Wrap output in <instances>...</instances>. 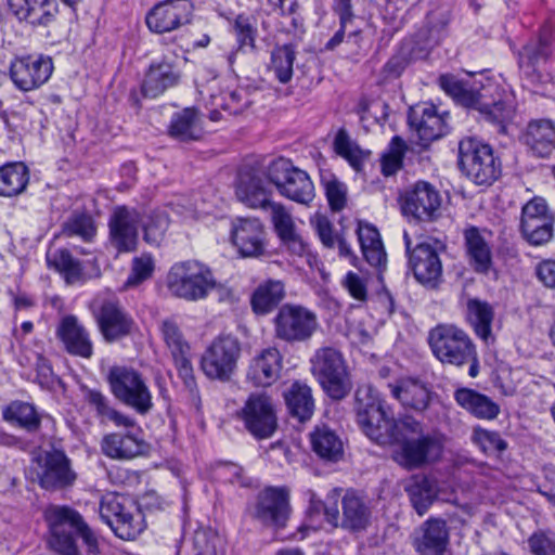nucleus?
Returning a JSON list of instances; mask_svg holds the SVG:
<instances>
[{
    "instance_id": "14",
    "label": "nucleus",
    "mask_w": 555,
    "mask_h": 555,
    "mask_svg": "<svg viewBox=\"0 0 555 555\" xmlns=\"http://www.w3.org/2000/svg\"><path fill=\"white\" fill-rule=\"evenodd\" d=\"M275 337L286 343H302L311 338L318 328L314 312L300 305H283L274 320Z\"/></svg>"
},
{
    "instance_id": "54",
    "label": "nucleus",
    "mask_w": 555,
    "mask_h": 555,
    "mask_svg": "<svg viewBox=\"0 0 555 555\" xmlns=\"http://www.w3.org/2000/svg\"><path fill=\"white\" fill-rule=\"evenodd\" d=\"M335 152L346 158L351 166L358 167L362 160V152L352 142L345 129H340L334 140Z\"/></svg>"
},
{
    "instance_id": "63",
    "label": "nucleus",
    "mask_w": 555,
    "mask_h": 555,
    "mask_svg": "<svg viewBox=\"0 0 555 555\" xmlns=\"http://www.w3.org/2000/svg\"><path fill=\"white\" fill-rule=\"evenodd\" d=\"M214 478L221 482L247 486L243 476V468L234 463H220L214 469Z\"/></svg>"
},
{
    "instance_id": "48",
    "label": "nucleus",
    "mask_w": 555,
    "mask_h": 555,
    "mask_svg": "<svg viewBox=\"0 0 555 555\" xmlns=\"http://www.w3.org/2000/svg\"><path fill=\"white\" fill-rule=\"evenodd\" d=\"M3 417L9 423L27 431H36L40 427V418L35 408L26 402H12L3 411Z\"/></svg>"
},
{
    "instance_id": "60",
    "label": "nucleus",
    "mask_w": 555,
    "mask_h": 555,
    "mask_svg": "<svg viewBox=\"0 0 555 555\" xmlns=\"http://www.w3.org/2000/svg\"><path fill=\"white\" fill-rule=\"evenodd\" d=\"M189 353L172 357L179 377L182 379L183 385L190 392L193 399H198L197 384L194 376L192 363L188 357Z\"/></svg>"
},
{
    "instance_id": "41",
    "label": "nucleus",
    "mask_w": 555,
    "mask_h": 555,
    "mask_svg": "<svg viewBox=\"0 0 555 555\" xmlns=\"http://www.w3.org/2000/svg\"><path fill=\"white\" fill-rule=\"evenodd\" d=\"M199 113L194 107H186L176 113L170 122L169 134L180 141L198 140L202 137Z\"/></svg>"
},
{
    "instance_id": "61",
    "label": "nucleus",
    "mask_w": 555,
    "mask_h": 555,
    "mask_svg": "<svg viewBox=\"0 0 555 555\" xmlns=\"http://www.w3.org/2000/svg\"><path fill=\"white\" fill-rule=\"evenodd\" d=\"M154 263L150 256L137 257L132 261L131 272L125 283L127 287H133L152 276Z\"/></svg>"
},
{
    "instance_id": "40",
    "label": "nucleus",
    "mask_w": 555,
    "mask_h": 555,
    "mask_svg": "<svg viewBox=\"0 0 555 555\" xmlns=\"http://www.w3.org/2000/svg\"><path fill=\"white\" fill-rule=\"evenodd\" d=\"M284 296V284L278 280H268L259 284L251 295L253 311L256 314H268L279 306Z\"/></svg>"
},
{
    "instance_id": "19",
    "label": "nucleus",
    "mask_w": 555,
    "mask_h": 555,
    "mask_svg": "<svg viewBox=\"0 0 555 555\" xmlns=\"http://www.w3.org/2000/svg\"><path fill=\"white\" fill-rule=\"evenodd\" d=\"M93 317L107 343H114L132 333L134 321L118 299L107 298L94 304Z\"/></svg>"
},
{
    "instance_id": "62",
    "label": "nucleus",
    "mask_w": 555,
    "mask_h": 555,
    "mask_svg": "<svg viewBox=\"0 0 555 555\" xmlns=\"http://www.w3.org/2000/svg\"><path fill=\"white\" fill-rule=\"evenodd\" d=\"M325 195L332 210L340 211L346 205V186L337 179L323 181Z\"/></svg>"
},
{
    "instance_id": "58",
    "label": "nucleus",
    "mask_w": 555,
    "mask_h": 555,
    "mask_svg": "<svg viewBox=\"0 0 555 555\" xmlns=\"http://www.w3.org/2000/svg\"><path fill=\"white\" fill-rule=\"evenodd\" d=\"M448 21L442 13L431 12L427 15L423 28L417 31V38L430 33L429 46H437L443 37Z\"/></svg>"
},
{
    "instance_id": "55",
    "label": "nucleus",
    "mask_w": 555,
    "mask_h": 555,
    "mask_svg": "<svg viewBox=\"0 0 555 555\" xmlns=\"http://www.w3.org/2000/svg\"><path fill=\"white\" fill-rule=\"evenodd\" d=\"M527 543L532 555H555V533L551 530L534 531Z\"/></svg>"
},
{
    "instance_id": "12",
    "label": "nucleus",
    "mask_w": 555,
    "mask_h": 555,
    "mask_svg": "<svg viewBox=\"0 0 555 555\" xmlns=\"http://www.w3.org/2000/svg\"><path fill=\"white\" fill-rule=\"evenodd\" d=\"M241 357V344L231 335H221L215 338L205 349L201 366L204 374L220 382H228L234 374Z\"/></svg>"
},
{
    "instance_id": "17",
    "label": "nucleus",
    "mask_w": 555,
    "mask_h": 555,
    "mask_svg": "<svg viewBox=\"0 0 555 555\" xmlns=\"http://www.w3.org/2000/svg\"><path fill=\"white\" fill-rule=\"evenodd\" d=\"M289 498L287 487H266L256 498L253 517L267 527H286L292 513Z\"/></svg>"
},
{
    "instance_id": "25",
    "label": "nucleus",
    "mask_w": 555,
    "mask_h": 555,
    "mask_svg": "<svg viewBox=\"0 0 555 555\" xmlns=\"http://www.w3.org/2000/svg\"><path fill=\"white\" fill-rule=\"evenodd\" d=\"M266 232L257 218H236L232 222L231 240L243 257H258L264 251Z\"/></svg>"
},
{
    "instance_id": "33",
    "label": "nucleus",
    "mask_w": 555,
    "mask_h": 555,
    "mask_svg": "<svg viewBox=\"0 0 555 555\" xmlns=\"http://www.w3.org/2000/svg\"><path fill=\"white\" fill-rule=\"evenodd\" d=\"M143 440L131 434L113 433L105 435L101 441L104 455L113 460H131L144 452Z\"/></svg>"
},
{
    "instance_id": "29",
    "label": "nucleus",
    "mask_w": 555,
    "mask_h": 555,
    "mask_svg": "<svg viewBox=\"0 0 555 555\" xmlns=\"http://www.w3.org/2000/svg\"><path fill=\"white\" fill-rule=\"evenodd\" d=\"M449 544V528L442 519L426 520L414 533L413 546L422 555H443Z\"/></svg>"
},
{
    "instance_id": "13",
    "label": "nucleus",
    "mask_w": 555,
    "mask_h": 555,
    "mask_svg": "<svg viewBox=\"0 0 555 555\" xmlns=\"http://www.w3.org/2000/svg\"><path fill=\"white\" fill-rule=\"evenodd\" d=\"M34 474L39 486L48 491L69 488L77 479L70 459L57 449L44 451L35 459Z\"/></svg>"
},
{
    "instance_id": "9",
    "label": "nucleus",
    "mask_w": 555,
    "mask_h": 555,
    "mask_svg": "<svg viewBox=\"0 0 555 555\" xmlns=\"http://www.w3.org/2000/svg\"><path fill=\"white\" fill-rule=\"evenodd\" d=\"M311 372L323 390L334 400L345 398L351 389L343 353L334 347L319 348L311 360Z\"/></svg>"
},
{
    "instance_id": "38",
    "label": "nucleus",
    "mask_w": 555,
    "mask_h": 555,
    "mask_svg": "<svg viewBox=\"0 0 555 555\" xmlns=\"http://www.w3.org/2000/svg\"><path fill=\"white\" fill-rule=\"evenodd\" d=\"M525 142L539 157L550 155L555 143V126L551 119L532 120L527 126Z\"/></svg>"
},
{
    "instance_id": "3",
    "label": "nucleus",
    "mask_w": 555,
    "mask_h": 555,
    "mask_svg": "<svg viewBox=\"0 0 555 555\" xmlns=\"http://www.w3.org/2000/svg\"><path fill=\"white\" fill-rule=\"evenodd\" d=\"M428 344L434 356L446 365L461 367L469 365L468 375L479 373V360L476 346L462 328L453 324H438L429 331Z\"/></svg>"
},
{
    "instance_id": "11",
    "label": "nucleus",
    "mask_w": 555,
    "mask_h": 555,
    "mask_svg": "<svg viewBox=\"0 0 555 555\" xmlns=\"http://www.w3.org/2000/svg\"><path fill=\"white\" fill-rule=\"evenodd\" d=\"M267 178L282 196L298 204L308 206L315 196L309 175L286 158L271 162L267 169Z\"/></svg>"
},
{
    "instance_id": "37",
    "label": "nucleus",
    "mask_w": 555,
    "mask_h": 555,
    "mask_svg": "<svg viewBox=\"0 0 555 555\" xmlns=\"http://www.w3.org/2000/svg\"><path fill=\"white\" fill-rule=\"evenodd\" d=\"M235 194L240 202L251 208L267 209L272 203L263 180L250 172L240 173Z\"/></svg>"
},
{
    "instance_id": "15",
    "label": "nucleus",
    "mask_w": 555,
    "mask_h": 555,
    "mask_svg": "<svg viewBox=\"0 0 555 555\" xmlns=\"http://www.w3.org/2000/svg\"><path fill=\"white\" fill-rule=\"evenodd\" d=\"M399 201L403 216L410 221L431 222L440 215V193L428 182H416L400 195Z\"/></svg>"
},
{
    "instance_id": "28",
    "label": "nucleus",
    "mask_w": 555,
    "mask_h": 555,
    "mask_svg": "<svg viewBox=\"0 0 555 555\" xmlns=\"http://www.w3.org/2000/svg\"><path fill=\"white\" fill-rule=\"evenodd\" d=\"M391 396L402 406L422 413L426 411L434 397L430 386L417 378H401L393 384H388Z\"/></svg>"
},
{
    "instance_id": "6",
    "label": "nucleus",
    "mask_w": 555,
    "mask_h": 555,
    "mask_svg": "<svg viewBox=\"0 0 555 555\" xmlns=\"http://www.w3.org/2000/svg\"><path fill=\"white\" fill-rule=\"evenodd\" d=\"M439 86L459 104L478 111L485 120L499 125L502 131L505 129L504 124L514 116L515 106L509 99L488 103L483 94L473 88L468 81L453 75H441Z\"/></svg>"
},
{
    "instance_id": "49",
    "label": "nucleus",
    "mask_w": 555,
    "mask_h": 555,
    "mask_svg": "<svg viewBox=\"0 0 555 555\" xmlns=\"http://www.w3.org/2000/svg\"><path fill=\"white\" fill-rule=\"evenodd\" d=\"M296 51L293 44L275 47L271 52V69L281 83L291 81Z\"/></svg>"
},
{
    "instance_id": "34",
    "label": "nucleus",
    "mask_w": 555,
    "mask_h": 555,
    "mask_svg": "<svg viewBox=\"0 0 555 555\" xmlns=\"http://www.w3.org/2000/svg\"><path fill=\"white\" fill-rule=\"evenodd\" d=\"M46 259L48 267L59 272L68 285L85 283L89 279L81 262L66 248H50Z\"/></svg>"
},
{
    "instance_id": "4",
    "label": "nucleus",
    "mask_w": 555,
    "mask_h": 555,
    "mask_svg": "<svg viewBox=\"0 0 555 555\" xmlns=\"http://www.w3.org/2000/svg\"><path fill=\"white\" fill-rule=\"evenodd\" d=\"M357 422L364 435L376 443L390 440L391 429L396 428V420L386 406L380 393L371 384L358 387L354 396Z\"/></svg>"
},
{
    "instance_id": "22",
    "label": "nucleus",
    "mask_w": 555,
    "mask_h": 555,
    "mask_svg": "<svg viewBox=\"0 0 555 555\" xmlns=\"http://www.w3.org/2000/svg\"><path fill=\"white\" fill-rule=\"evenodd\" d=\"M53 63L50 57L24 56L15 59L10 66V76L22 91H30L41 87L51 77Z\"/></svg>"
},
{
    "instance_id": "16",
    "label": "nucleus",
    "mask_w": 555,
    "mask_h": 555,
    "mask_svg": "<svg viewBox=\"0 0 555 555\" xmlns=\"http://www.w3.org/2000/svg\"><path fill=\"white\" fill-rule=\"evenodd\" d=\"M554 221V214L548 209L546 201L535 196L522 206L520 231L529 244L543 245L553 238Z\"/></svg>"
},
{
    "instance_id": "56",
    "label": "nucleus",
    "mask_w": 555,
    "mask_h": 555,
    "mask_svg": "<svg viewBox=\"0 0 555 555\" xmlns=\"http://www.w3.org/2000/svg\"><path fill=\"white\" fill-rule=\"evenodd\" d=\"M162 333L172 357L189 353L190 347L183 339V336L175 322L164 321L162 325Z\"/></svg>"
},
{
    "instance_id": "23",
    "label": "nucleus",
    "mask_w": 555,
    "mask_h": 555,
    "mask_svg": "<svg viewBox=\"0 0 555 555\" xmlns=\"http://www.w3.org/2000/svg\"><path fill=\"white\" fill-rule=\"evenodd\" d=\"M448 113L439 114L434 104L423 103L410 108L408 121L423 144H428L448 132Z\"/></svg>"
},
{
    "instance_id": "1",
    "label": "nucleus",
    "mask_w": 555,
    "mask_h": 555,
    "mask_svg": "<svg viewBox=\"0 0 555 555\" xmlns=\"http://www.w3.org/2000/svg\"><path fill=\"white\" fill-rule=\"evenodd\" d=\"M48 544L57 555H99V540L83 517L67 505H50L44 511Z\"/></svg>"
},
{
    "instance_id": "57",
    "label": "nucleus",
    "mask_w": 555,
    "mask_h": 555,
    "mask_svg": "<svg viewBox=\"0 0 555 555\" xmlns=\"http://www.w3.org/2000/svg\"><path fill=\"white\" fill-rule=\"evenodd\" d=\"M405 143L400 137H393L390 142V152L383 157L382 168L385 176L395 175L402 166Z\"/></svg>"
},
{
    "instance_id": "35",
    "label": "nucleus",
    "mask_w": 555,
    "mask_h": 555,
    "mask_svg": "<svg viewBox=\"0 0 555 555\" xmlns=\"http://www.w3.org/2000/svg\"><path fill=\"white\" fill-rule=\"evenodd\" d=\"M12 13L31 25H48L55 12L54 0H8Z\"/></svg>"
},
{
    "instance_id": "39",
    "label": "nucleus",
    "mask_w": 555,
    "mask_h": 555,
    "mask_svg": "<svg viewBox=\"0 0 555 555\" xmlns=\"http://www.w3.org/2000/svg\"><path fill=\"white\" fill-rule=\"evenodd\" d=\"M289 414L299 422L310 420L314 411L311 388L301 382H294L283 392Z\"/></svg>"
},
{
    "instance_id": "5",
    "label": "nucleus",
    "mask_w": 555,
    "mask_h": 555,
    "mask_svg": "<svg viewBox=\"0 0 555 555\" xmlns=\"http://www.w3.org/2000/svg\"><path fill=\"white\" fill-rule=\"evenodd\" d=\"M166 284L173 297L190 302L206 299L218 285L210 268L193 259L176 262Z\"/></svg>"
},
{
    "instance_id": "21",
    "label": "nucleus",
    "mask_w": 555,
    "mask_h": 555,
    "mask_svg": "<svg viewBox=\"0 0 555 555\" xmlns=\"http://www.w3.org/2000/svg\"><path fill=\"white\" fill-rule=\"evenodd\" d=\"M193 10L190 0H165L147 12L145 22L149 29L155 34L170 33L189 24Z\"/></svg>"
},
{
    "instance_id": "7",
    "label": "nucleus",
    "mask_w": 555,
    "mask_h": 555,
    "mask_svg": "<svg viewBox=\"0 0 555 555\" xmlns=\"http://www.w3.org/2000/svg\"><path fill=\"white\" fill-rule=\"evenodd\" d=\"M99 513L114 534L125 541L135 540L146 528L144 514L138 503L124 494H104L100 501Z\"/></svg>"
},
{
    "instance_id": "24",
    "label": "nucleus",
    "mask_w": 555,
    "mask_h": 555,
    "mask_svg": "<svg viewBox=\"0 0 555 555\" xmlns=\"http://www.w3.org/2000/svg\"><path fill=\"white\" fill-rule=\"evenodd\" d=\"M140 214L126 206L116 207L108 220L111 244L119 253L132 251L138 242Z\"/></svg>"
},
{
    "instance_id": "45",
    "label": "nucleus",
    "mask_w": 555,
    "mask_h": 555,
    "mask_svg": "<svg viewBox=\"0 0 555 555\" xmlns=\"http://www.w3.org/2000/svg\"><path fill=\"white\" fill-rule=\"evenodd\" d=\"M86 401L95 410L98 417L102 423L113 422L116 426L132 427L134 421L118 412L111 405L109 399L99 390L87 389L85 392Z\"/></svg>"
},
{
    "instance_id": "47",
    "label": "nucleus",
    "mask_w": 555,
    "mask_h": 555,
    "mask_svg": "<svg viewBox=\"0 0 555 555\" xmlns=\"http://www.w3.org/2000/svg\"><path fill=\"white\" fill-rule=\"evenodd\" d=\"M313 451L322 459L337 462L344 453L343 441L335 431L328 427H318L311 434Z\"/></svg>"
},
{
    "instance_id": "20",
    "label": "nucleus",
    "mask_w": 555,
    "mask_h": 555,
    "mask_svg": "<svg viewBox=\"0 0 555 555\" xmlns=\"http://www.w3.org/2000/svg\"><path fill=\"white\" fill-rule=\"evenodd\" d=\"M443 246L438 242L425 241L410 251L409 266L414 278L423 286L435 289L443 281L442 262L439 253Z\"/></svg>"
},
{
    "instance_id": "32",
    "label": "nucleus",
    "mask_w": 555,
    "mask_h": 555,
    "mask_svg": "<svg viewBox=\"0 0 555 555\" xmlns=\"http://www.w3.org/2000/svg\"><path fill=\"white\" fill-rule=\"evenodd\" d=\"M267 209L270 210L272 223L283 244L293 254L301 256L306 251V244L296 232L292 215L280 203L272 202Z\"/></svg>"
},
{
    "instance_id": "10",
    "label": "nucleus",
    "mask_w": 555,
    "mask_h": 555,
    "mask_svg": "<svg viewBox=\"0 0 555 555\" xmlns=\"http://www.w3.org/2000/svg\"><path fill=\"white\" fill-rule=\"evenodd\" d=\"M459 166L463 173L479 185L492 184L501 173V165L491 146L474 138L460 141Z\"/></svg>"
},
{
    "instance_id": "18",
    "label": "nucleus",
    "mask_w": 555,
    "mask_h": 555,
    "mask_svg": "<svg viewBox=\"0 0 555 555\" xmlns=\"http://www.w3.org/2000/svg\"><path fill=\"white\" fill-rule=\"evenodd\" d=\"M246 429L257 439L270 438L278 427L276 410L264 392L251 393L240 412Z\"/></svg>"
},
{
    "instance_id": "31",
    "label": "nucleus",
    "mask_w": 555,
    "mask_h": 555,
    "mask_svg": "<svg viewBox=\"0 0 555 555\" xmlns=\"http://www.w3.org/2000/svg\"><path fill=\"white\" fill-rule=\"evenodd\" d=\"M343 516L339 517L340 526L349 531L359 532L365 530L370 522L371 506L362 495L348 490L341 499Z\"/></svg>"
},
{
    "instance_id": "8",
    "label": "nucleus",
    "mask_w": 555,
    "mask_h": 555,
    "mask_svg": "<svg viewBox=\"0 0 555 555\" xmlns=\"http://www.w3.org/2000/svg\"><path fill=\"white\" fill-rule=\"evenodd\" d=\"M107 382L114 397L140 415L149 414L154 404L145 377L133 367L115 365L109 369Z\"/></svg>"
},
{
    "instance_id": "51",
    "label": "nucleus",
    "mask_w": 555,
    "mask_h": 555,
    "mask_svg": "<svg viewBox=\"0 0 555 555\" xmlns=\"http://www.w3.org/2000/svg\"><path fill=\"white\" fill-rule=\"evenodd\" d=\"M472 440L486 454L501 453L507 449V442L496 431L476 427L473 430Z\"/></svg>"
},
{
    "instance_id": "2",
    "label": "nucleus",
    "mask_w": 555,
    "mask_h": 555,
    "mask_svg": "<svg viewBox=\"0 0 555 555\" xmlns=\"http://www.w3.org/2000/svg\"><path fill=\"white\" fill-rule=\"evenodd\" d=\"M391 429V438L380 446L398 444L393 453L395 461L404 468L415 469L425 465L429 460L438 457L442 446L434 435L423 434V424L412 416H403Z\"/></svg>"
},
{
    "instance_id": "30",
    "label": "nucleus",
    "mask_w": 555,
    "mask_h": 555,
    "mask_svg": "<svg viewBox=\"0 0 555 555\" xmlns=\"http://www.w3.org/2000/svg\"><path fill=\"white\" fill-rule=\"evenodd\" d=\"M281 367L280 351L276 348H268L251 359L246 376L254 386L267 387L279 378Z\"/></svg>"
},
{
    "instance_id": "27",
    "label": "nucleus",
    "mask_w": 555,
    "mask_h": 555,
    "mask_svg": "<svg viewBox=\"0 0 555 555\" xmlns=\"http://www.w3.org/2000/svg\"><path fill=\"white\" fill-rule=\"evenodd\" d=\"M181 79V70L172 57L165 56L151 63L142 82V93L157 98L167 89L176 87Z\"/></svg>"
},
{
    "instance_id": "53",
    "label": "nucleus",
    "mask_w": 555,
    "mask_h": 555,
    "mask_svg": "<svg viewBox=\"0 0 555 555\" xmlns=\"http://www.w3.org/2000/svg\"><path fill=\"white\" fill-rule=\"evenodd\" d=\"M169 227V219L165 211H154L144 223V240L152 245H159Z\"/></svg>"
},
{
    "instance_id": "52",
    "label": "nucleus",
    "mask_w": 555,
    "mask_h": 555,
    "mask_svg": "<svg viewBox=\"0 0 555 555\" xmlns=\"http://www.w3.org/2000/svg\"><path fill=\"white\" fill-rule=\"evenodd\" d=\"M222 538L210 529L199 528L194 532L193 551L194 555H217L222 546Z\"/></svg>"
},
{
    "instance_id": "42",
    "label": "nucleus",
    "mask_w": 555,
    "mask_h": 555,
    "mask_svg": "<svg viewBox=\"0 0 555 555\" xmlns=\"http://www.w3.org/2000/svg\"><path fill=\"white\" fill-rule=\"evenodd\" d=\"M464 237L469 263L477 272H488L492 263L491 249L479 230L472 227L465 230Z\"/></svg>"
},
{
    "instance_id": "64",
    "label": "nucleus",
    "mask_w": 555,
    "mask_h": 555,
    "mask_svg": "<svg viewBox=\"0 0 555 555\" xmlns=\"http://www.w3.org/2000/svg\"><path fill=\"white\" fill-rule=\"evenodd\" d=\"M234 30L240 50L245 47L255 48L256 29L248 17L238 15L234 23Z\"/></svg>"
},
{
    "instance_id": "46",
    "label": "nucleus",
    "mask_w": 555,
    "mask_h": 555,
    "mask_svg": "<svg viewBox=\"0 0 555 555\" xmlns=\"http://www.w3.org/2000/svg\"><path fill=\"white\" fill-rule=\"evenodd\" d=\"M29 181V172L23 163H11L0 168V195L16 196L24 192Z\"/></svg>"
},
{
    "instance_id": "44",
    "label": "nucleus",
    "mask_w": 555,
    "mask_h": 555,
    "mask_svg": "<svg viewBox=\"0 0 555 555\" xmlns=\"http://www.w3.org/2000/svg\"><path fill=\"white\" fill-rule=\"evenodd\" d=\"M494 312L492 307L478 299L467 301V320L473 326L475 334L486 344L493 340L491 325Z\"/></svg>"
},
{
    "instance_id": "26",
    "label": "nucleus",
    "mask_w": 555,
    "mask_h": 555,
    "mask_svg": "<svg viewBox=\"0 0 555 555\" xmlns=\"http://www.w3.org/2000/svg\"><path fill=\"white\" fill-rule=\"evenodd\" d=\"M55 334L69 354L85 359L92 357L93 344L90 334L77 317L73 314L63 317Z\"/></svg>"
},
{
    "instance_id": "50",
    "label": "nucleus",
    "mask_w": 555,
    "mask_h": 555,
    "mask_svg": "<svg viewBox=\"0 0 555 555\" xmlns=\"http://www.w3.org/2000/svg\"><path fill=\"white\" fill-rule=\"evenodd\" d=\"M62 232L67 237H79L85 243H90L96 234V227L90 215L75 214L63 223Z\"/></svg>"
},
{
    "instance_id": "59",
    "label": "nucleus",
    "mask_w": 555,
    "mask_h": 555,
    "mask_svg": "<svg viewBox=\"0 0 555 555\" xmlns=\"http://www.w3.org/2000/svg\"><path fill=\"white\" fill-rule=\"evenodd\" d=\"M548 54V41L540 38L538 41L527 43L519 52V65L533 67L541 59Z\"/></svg>"
},
{
    "instance_id": "36",
    "label": "nucleus",
    "mask_w": 555,
    "mask_h": 555,
    "mask_svg": "<svg viewBox=\"0 0 555 555\" xmlns=\"http://www.w3.org/2000/svg\"><path fill=\"white\" fill-rule=\"evenodd\" d=\"M456 403L479 420H494L500 414V405L488 396L474 389L460 388L454 392Z\"/></svg>"
},
{
    "instance_id": "43",
    "label": "nucleus",
    "mask_w": 555,
    "mask_h": 555,
    "mask_svg": "<svg viewBox=\"0 0 555 555\" xmlns=\"http://www.w3.org/2000/svg\"><path fill=\"white\" fill-rule=\"evenodd\" d=\"M410 501L418 515H424L437 498L436 482L425 476L413 477L405 486Z\"/></svg>"
}]
</instances>
